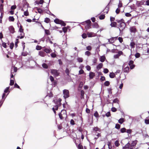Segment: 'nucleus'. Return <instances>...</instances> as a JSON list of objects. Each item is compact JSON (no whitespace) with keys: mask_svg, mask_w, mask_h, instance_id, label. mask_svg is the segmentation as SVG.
<instances>
[{"mask_svg":"<svg viewBox=\"0 0 149 149\" xmlns=\"http://www.w3.org/2000/svg\"><path fill=\"white\" fill-rule=\"evenodd\" d=\"M50 20L48 18H45L44 22L46 23H48L49 22Z\"/></svg>","mask_w":149,"mask_h":149,"instance_id":"39","label":"nucleus"},{"mask_svg":"<svg viewBox=\"0 0 149 149\" xmlns=\"http://www.w3.org/2000/svg\"><path fill=\"white\" fill-rule=\"evenodd\" d=\"M135 43L133 41H132L130 43V46L132 48H134L135 47Z\"/></svg>","mask_w":149,"mask_h":149,"instance_id":"31","label":"nucleus"},{"mask_svg":"<svg viewBox=\"0 0 149 149\" xmlns=\"http://www.w3.org/2000/svg\"><path fill=\"white\" fill-rule=\"evenodd\" d=\"M62 30H63V31L64 33H65L67 31V28L66 27H64L63 28Z\"/></svg>","mask_w":149,"mask_h":149,"instance_id":"62","label":"nucleus"},{"mask_svg":"<svg viewBox=\"0 0 149 149\" xmlns=\"http://www.w3.org/2000/svg\"><path fill=\"white\" fill-rule=\"evenodd\" d=\"M50 55L52 58H55L56 56V54L54 53H52Z\"/></svg>","mask_w":149,"mask_h":149,"instance_id":"42","label":"nucleus"},{"mask_svg":"<svg viewBox=\"0 0 149 149\" xmlns=\"http://www.w3.org/2000/svg\"><path fill=\"white\" fill-rule=\"evenodd\" d=\"M94 34L93 33V32H88L87 33V35L88 37H91L93 36H94L93 34Z\"/></svg>","mask_w":149,"mask_h":149,"instance_id":"19","label":"nucleus"},{"mask_svg":"<svg viewBox=\"0 0 149 149\" xmlns=\"http://www.w3.org/2000/svg\"><path fill=\"white\" fill-rule=\"evenodd\" d=\"M91 21L90 20H88L86 21L85 22H83L81 23V24L84 25V24L85 23H86L87 24H90L91 23Z\"/></svg>","mask_w":149,"mask_h":149,"instance_id":"17","label":"nucleus"},{"mask_svg":"<svg viewBox=\"0 0 149 149\" xmlns=\"http://www.w3.org/2000/svg\"><path fill=\"white\" fill-rule=\"evenodd\" d=\"M63 94L64 98L65 99L69 97V91L67 89H64L63 91Z\"/></svg>","mask_w":149,"mask_h":149,"instance_id":"2","label":"nucleus"},{"mask_svg":"<svg viewBox=\"0 0 149 149\" xmlns=\"http://www.w3.org/2000/svg\"><path fill=\"white\" fill-rule=\"evenodd\" d=\"M86 70L88 71H90L91 69V68L90 66L89 65H87L86 66Z\"/></svg>","mask_w":149,"mask_h":149,"instance_id":"58","label":"nucleus"},{"mask_svg":"<svg viewBox=\"0 0 149 149\" xmlns=\"http://www.w3.org/2000/svg\"><path fill=\"white\" fill-rule=\"evenodd\" d=\"M18 39H16V41L15 43V46L16 47H17V44L18 43Z\"/></svg>","mask_w":149,"mask_h":149,"instance_id":"45","label":"nucleus"},{"mask_svg":"<svg viewBox=\"0 0 149 149\" xmlns=\"http://www.w3.org/2000/svg\"><path fill=\"white\" fill-rule=\"evenodd\" d=\"M109 77L111 78H113L115 76V75L114 73L113 72H111L109 75Z\"/></svg>","mask_w":149,"mask_h":149,"instance_id":"25","label":"nucleus"},{"mask_svg":"<svg viewBox=\"0 0 149 149\" xmlns=\"http://www.w3.org/2000/svg\"><path fill=\"white\" fill-rule=\"evenodd\" d=\"M9 88H10L9 87H6L4 90V93H7L8 92V93L7 94V95H8V94L10 92V91H9Z\"/></svg>","mask_w":149,"mask_h":149,"instance_id":"27","label":"nucleus"},{"mask_svg":"<svg viewBox=\"0 0 149 149\" xmlns=\"http://www.w3.org/2000/svg\"><path fill=\"white\" fill-rule=\"evenodd\" d=\"M142 4L146 5V6H149V0H144V1H142Z\"/></svg>","mask_w":149,"mask_h":149,"instance_id":"8","label":"nucleus"},{"mask_svg":"<svg viewBox=\"0 0 149 149\" xmlns=\"http://www.w3.org/2000/svg\"><path fill=\"white\" fill-rule=\"evenodd\" d=\"M109 72V70L105 68L104 69L103 72L104 73H107Z\"/></svg>","mask_w":149,"mask_h":149,"instance_id":"61","label":"nucleus"},{"mask_svg":"<svg viewBox=\"0 0 149 149\" xmlns=\"http://www.w3.org/2000/svg\"><path fill=\"white\" fill-rule=\"evenodd\" d=\"M103 66V64L102 63H99L97 66V69H101Z\"/></svg>","mask_w":149,"mask_h":149,"instance_id":"28","label":"nucleus"},{"mask_svg":"<svg viewBox=\"0 0 149 149\" xmlns=\"http://www.w3.org/2000/svg\"><path fill=\"white\" fill-rule=\"evenodd\" d=\"M60 113H61L64 116L65 118L67 117L66 111L65 110H62Z\"/></svg>","mask_w":149,"mask_h":149,"instance_id":"13","label":"nucleus"},{"mask_svg":"<svg viewBox=\"0 0 149 149\" xmlns=\"http://www.w3.org/2000/svg\"><path fill=\"white\" fill-rule=\"evenodd\" d=\"M105 17V16L104 15H102L100 16L99 17V18L100 19H103Z\"/></svg>","mask_w":149,"mask_h":149,"instance_id":"41","label":"nucleus"},{"mask_svg":"<svg viewBox=\"0 0 149 149\" xmlns=\"http://www.w3.org/2000/svg\"><path fill=\"white\" fill-rule=\"evenodd\" d=\"M98 25L97 23H95L93 25V27L94 28H98Z\"/></svg>","mask_w":149,"mask_h":149,"instance_id":"36","label":"nucleus"},{"mask_svg":"<svg viewBox=\"0 0 149 149\" xmlns=\"http://www.w3.org/2000/svg\"><path fill=\"white\" fill-rule=\"evenodd\" d=\"M130 144L129 142L127 143L125 146L123 147V149H129V148Z\"/></svg>","mask_w":149,"mask_h":149,"instance_id":"14","label":"nucleus"},{"mask_svg":"<svg viewBox=\"0 0 149 149\" xmlns=\"http://www.w3.org/2000/svg\"><path fill=\"white\" fill-rule=\"evenodd\" d=\"M51 73L55 76H57L58 75V73L56 70H51Z\"/></svg>","mask_w":149,"mask_h":149,"instance_id":"5","label":"nucleus"},{"mask_svg":"<svg viewBox=\"0 0 149 149\" xmlns=\"http://www.w3.org/2000/svg\"><path fill=\"white\" fill-rule=\"evenodd\" d=\"M14 19V18L13 16H10L9 17V20L10 22H13Z\"/></svg>","mask_w":149,"mask_h":149,"instance_id":"32","label":"nucleus"},{"mask_svg":"<svg viewBox=\"0 0 149 149\" xmlns=\"http://www.w3.org/2000/svg\"><path fill=\"white\" fill-rule=\"evenodd\" d=\"M105 58H106L105 56H101L100 58V60L101 62H104V61Z\"/></svg>","mask_w":149,"mask_h":149,"instance_id":"20","label":"nucleus"},{"mask_svg":"<svg viewBox=\"0 0 149 149\" xmlns=\"http://www.w3.org/2000/svg\"><path fill=\"white\" fill-rule=\"evenodd\" d=\"M96 136L95 137L94 139L95 140V142H96V139H97L99 137L101 136V135L100 133H97L96 135Z\"/></svg>","mask_w":149,"mask_h":149,"instance_id":"21","label":"nucleus"},{"mask_svg":"<svg viewBox=\"0 0 149 149\" xmlns=\"http://www.w3.org/2000/svg\"><path fill=\"white\" fill-rule=\"evenodd\" d=\"M116 21L119 24V29L120 32L125 28V23L123 19H121L120 20H117Z\"/></svg>","mask_w":149,"mask_h":149,"instance_id":"1","label":"nucleus"},{"mask_svg":"<svg viewBox=\"0 0 149 149\" xmlns=\"http://www.w3.org/2000/svg\"><path fill=\"white\" fill-rule=\"evenodd\" d=\"M19 31L20 32H23V29H22V25H20V28L19 30Z\"/></svg>","mask_w":149,"mask_h":149,"instance_id":"44","label":"nucleus"},{"mask_svg":"<svg viewBox=\"0 0 149 149\" xmlns=\"http://www.w3.org/2000/svg\"><path fill=\"white\" fill-rule=\"evenodd\" d=\"M91 53L88 51H87L85 52V54L88 56H89L91 54Z\"/></svg>","mask_w":149,"mask_h":149,"instance_id":"60","label":"nucleus"},{"mask_svg":"<svg viewBox=\"0 0 149 149\" xmlns=\"http://www.w3.org/2000/svg\"><path fill=\"white\" fill-rule=\"evenodd\" d=\"M108 42L110 44L113 43L115 40L114 38L113 37H112L110 39H108Z\"/></svg>","mask_w":149,"mask_h":149,"instance_id":"9","label":"nucleus"},{"mask_svg":"<svg viewBox=\"0 0 149 149\" xmlns=\"http://www.w3.org/2000/svg\"><path fill=\"white\" fill-rule=\"evenodd\" d=\"M126 129L125 127L122 128L120 130V132L122 133H123L124 132H126Z\"/></svg>","mask_w":149,"mask_h":149,"instance_id":"26","label":"nucleus"},{"mask_svg":"<svg viewBox=\"0 0 149 149\" xmlns=\"http://www.w3.org/2000/svg\"><path fill=\"white\" fill-rule=\"evenodd\" d=\"M119 100L117 98H116L114 99L113 101V102L114 103H117L118 104Z\"/></svg>","mask_w":149,"mask_h":149,"instance_id":"40","label":"nucleus"},{"mask_svg":"<svg viewBox=\"0 0 149 149\" xmlns=\"http://www.w3.org/2000/svg\"><path fill=\"white\" fill-rule=\"evenodd\" d=\"M95 76V74L92 72H90L89 74V76L90 79H92Z\"/></svg>","mask_w":149,"mask_h":149,"instance_id":"10","label":"nucleus"},{"mask_svg":"<svg viewBox=\"0 0 149 149\" xmlns=\"http://www.w3.org/2000/svg\"><path fill=\"white\" fill-rule=\"evenodd\" d=\"M14 44L13 42H12L10 44V47L11 49H12L14 47Z\"/></svg>","mask_w":149,"mask_h":149,"instance_id":"54","label":"nucleus"},{"mask_svg":"<svg viewBox=\"0 0 149 149\" xmlns=\"http://www.w3.org/2000/svg\"><path fill=\"white\" fill-rule=\"evenodd\" d=\"M115 144L116 146H118L120 145V144L118 141H115Z\"/></svg>","mask_w":149,"mask_h":149,"instance_id":"57","label":"nucleus"},{"mask_svg":"<svg viewBox=\"0 0 149 149\" xmlns=\"http://www.w3.org/2000/svg\"><path fill=\"white\" fill-rule=\"evenodd\" d=\"M24 15L25 16H28L29 15V13L27 11V10L26 11H24Z\"/></svg>","mask_w":149,"mask_h":149,"instance_id":"49","label":"nucleus"},{"mask_svg":"<svg viewBox=\"0 0 149 149\" xmlns=\"http://www.w3.org/2000/svg\"><path fill=\"white\" fill-rule=\"evenodd\" d=\"M87 35L86 33H83L82 35V37L83 38H86L87 37Z\"/></svg>","mask_w":149,"mask_h":149,"instance_id":"59","label":"nucleus"},{"mask_svg":"<svg viewBox=\"0 0 149 149\" xmlns=\"http://www.w3.org/2000/svg\"><path fill=\"white\" fill-rule=\"evenodd\" d=\"M84 73V70L82 69H81L79 71V74H83Z\"/></svg>","mask_w":149,"mask_h":149,"instance_id":"56","label":"nucleus"},{"mask_svg":"<svg viewBox=\"0 0 149 149\" xmlns=\"http://www.w3.org/2000/svg\"><path fill=\"white\" fill-rule=\"evenodd\" d=\"M58 116L60 119L61 120H62L64 118H65V117L61 113H59L58 114Z\"/></svg>","mask_w":149,"mask_h":149,"instance_id":"24","label":"nucleus"},{"mask_svg":"<svg viewBox=\"0 0 149 149\" xmlns=\"http://www.w3.org/2000/svg\"><path fill=\"white\" fill-rule=\"evenodd\" d=\"M130 30L131 32L135 33L136 31V29L135 27L133 26L130 28Z\"/></svg>","mask_w":149,"mask_h":149,"instance_id":"12","label":"nucleus"},{"mask_svg":"<svg viewBox=\"0 0 149 149\" xmlns=\"http://www.w3.org/2000/svg\"><path fill=\"white\" fill-rule=\"evenodd\" d=\"M45 33L47 35H49L50 34L49 31L48 30L45 29Z\"/></svg>","mask_w":149,"mask_h":149,"instance_id":"64","label":"nucleus"},{"mask_svg":"<svg viewBox=\"0 0 149 149\" xmlns=\"http://www.w3.org/2000/svg\"><path fill=\"white\" fill-rule=\"evenodd\" d=\"M123 52L122 51H120L118 52V54L114 55L113 57L114 58H119L120 56L122 55Z\"/></svg>","mask_w":149,"mask_h":149,"instance_id":"3","label":"nucleus"},{"mask_svg":"<svg viewBox=\"0 0 149 149\" xmlns=\"http://www.w3.org/2000/svg\"><path fill=\"white\" fill-rule=\"evenodd\" d=\"M14 83V80L10 79V86H12L13 85Z\"/></svg>","mask_w":149,"mask_h":149,"instance_id":"50","label":"nucleus"},{"mask_svg":"<svg viewBox=\"0 0 149 149\" xmlns=\"http://www.w3.org/2000/svg\"><path fill=\"white\" fill-rule=\"evenodd\" d=\"M108 148L109 149H111L112 146L111 145V143L110 142H108Z\"/></svg>","mask_w":149,"mask_h":149,"instance_id":"55","label":"nucleus"},{"mask_svg":"<svg viewBox=\"0 0 149 149\" xmlns=\"http://www.w3.org/2000/svg\"><path fill=\"white\" fill-rule=\"evenodd\" d=\"M77 148L78 149H83V146L80 144L78 145Z\"/></svg>","mask_w":149,"mask_h":149,"instance_id":"47","label":"nucleus"},{"mask_svg":"<svg viewBox=\"0 0 149 149\" xmlns=\"http://www.w3.org/2000/svg\"><path fill=\"white\" fill-rule=\"evenodd\" d=\"M120 125L118 124H116V125L115 128L117 129H119L120 128Z\"/></svg>","mask_w":149,"mask_h":149,"instance_id":"37","label":"nucleus"},{"mask_svg":"<svg viewBox=\"0 0 149 149\" xmlns=\"http://www.w3.org/2000/svg\"><path fill=\"white\" fill-rule=\"evenodd\" d=\"M94 116L96 118H97L99 117L97 111L95 112L94 114Z\"/></svg>","mask_w":149,"mask_h":149,"instance_id":"52","label":"nucleus"},{"mask_svg":"<svg viewBox=\"0 0 149 149\" xmlns=\"http://www.w3.org/2000/svg\"><path fill=\"white\" fill-rule=\"evenodd\" d=\"M42 66L44 68L47 69L48 68V66L46 63H43L42 64Z\"/></svg>","mask_w":149,"mask_h":149,"instance_id":"33","label":"nucleus"},{"mask_svg":"<svg viewBox=\"0 0 149 149\" xmlns=\"http://www.w3.org/2000/svg\"><path fill=\"white\" fill-rule=\"evenodd\" d=\"M44 2L43 0H40V1L36 0L35 1V3L38 5L39 4H42Z\"/></svg>","mask_w":149,"mask_h":149,"instance_id":"11","label":"nucleus"},{"mask_svg":"<svg viewBox=\"0 0 149 149\" xmlns=\"http://www.w3.org/2000/svg\"><path fill=\"white\" fill-rule=\"evenodd\" d=\"M38 54L42 57H44L46 55V53L44 51H40L39 52Z\"/></svg>","mask_w":149,"mask_h":149,"instance_id":"4","label":"nucleus"},{"mask_svg":"<svg viewBox=\"0 0 149 149\" xmlns=\"http://www.w3.org/2000/svg\"><path fill=\"white\" fill-rule=\"evenodd\" d=\"M137 143V141L135 140L134 141H133L132 143L130 145L131 146L133 147H134L136 146V145Z\"/></svg>","mask_w":149,"mask_h":149,"instance_id":"22","label":"nucleus"},{"mask_svg":"<svg viewBox=\"0 0 149 149\" xmlns=\"http://www.w3.org/2000/svg\"><path fill=\"white\" fill-rule=\"evenodd\" d=\"M124 122V119L123 118H120L118 120V122L120 124H122Z\"/></svg>","mask_w":149,"mask_h":149,"instance_id":"29","label":"nucleus"},{"mask_svg":"<svg viewBox=\"0 0 149 149\" xmlns=\"http://www.w3.org/2000/svg\"><path fill=\"white\" fill-rule=\"evenodd\" d=\"M36 8L37 9L38 12V13H41L42 12V10H41V9L38 8L37 7H36Z\"/></svg>","mask_w":149,"mask_h":149,"instance_id":"51","label":"nucleus"},{"mask_svg":"<svg viewBox=\"0 0 149 149\" xmlns=\"http://www.w3.org/2000/svg\"><path fill=\"white\" fill-rule=\"evenodd\" d=\"M41 49V47L39 45H37L36 47V49L37 50H40Z\"/></svg>","mask_w":149,"mask_h":149,"instance_id":"63","label":"nucleus"},{"mask_svg":"<svg viewBox=\"0 0 149 149\" xmlns=\"http://www.w3.org/2000/svg\"><path fill=\"white\" fill-rule=\"evenodd\" d=\"M8 30L10 32L13 33L15 32L14 28L13 26H10L8 28Z\"/></svg>","mask_w":149,"mask_h":149,"instance_id":"6","label":"nucleus"},{"mask_svg":"<svg viewBox=\"0 0 149 149\" xmlns=\"http://www.w3.org/2000/svg\"><path fill=\"white\" fill-rule=\"evenodd\" d=\"M110 25L111 27H116V26L117 23L115 22H111L110 24Z\"/></svg>","mask_w":149,"mask_h":149,"instance_id":"18","label":"nucleus"},{"mask_svg":"<svg viewBox=\"0 0 149 149\" xmlns=\"http://www.w3.org/2000/svg\"><path fill=\"white\" fill-rule=\"evenodd\" d=\"M110 84V82L108 81H106L104 83V85L106 86H108Z\"/></svg>","mask_w":149,"mask_h":149,"instance_id":"38","label":"nucleus"},{"mask_svg":"<svg viewBox=\"0 0 149 149\" xmlns=\"http://www.w3.org/2000/svg\"><path fill=\"white\" fill-rule=\"evenodd\" d=\"M129 71V67H125L124 69V71L125 72L128 73Z\"/></svg>","mask_w":149,"mask_h":149,"instance_id":"23","label":"nucleus"},{"mask_svg":"<svg viewBox=\"0 0 149 149\" xmlns=\"http://www.w3.org/2000/svg\"><path fill=\"white\" fill-rule=\"evenodd\" d=\"M77 61L79 63L82 62L83 59L82 58L78 57L77 58Z\"/></svg>","mask_w":149,"mask_h":149,"instance_id":"34","label":"nucleus"},{"mask_svg":"<svg viewBox=\"0 0 149 149\" xmlns=\"http://www.w3.org/2000/svg\"><path fill=\"white\" fill-rule=\"evenodd\" d=\"M35 22L38 25L41 26L43 28H44L43 26L40 22L37 21H35Z\"/></svg>","mask_w":149,"mask_h":149,"instance_id":"46","label":"nucleus"},{"mask_svg":"<svg viewBox=\"0 0 149 149\" xmlns=\"http://www.w3.org/2000/svg\"><path fill=\"white\" fill-rule=\"evenodd\" d=\"M44 51L45 52H46L47 53H49L52 52V50L50 49H48L46 48H44Z\"/></svg>","mask_w":149,"mask_h":149,"instance_id":"7","label":"nucleus"},{"mask_svg":"<svg viewBox=\"0 0 149 149\" xmlns=\"http://www.w3.org/2000/svg\"><path fill=\"white\" fill-rule=\"evenodd\" d=\"M135 57L136 58H139L140 56V54L139 53H136L135 54Z\"/></svg>","mask_w":149,"mask_h":149,"instance_id":"48","label":"nucleus"},{"mask_svg":"<svg viewBox=\"0 0 149 149\" xmlns=\"http://www.w3.org/2000/svg\"><path fill=\"white\" fill-rule=\"evenodd\" d=\"M132 131L131 129H128L126 130V132L129 134H131L132 133Z\"/></svg>","mask_w":149,"mask_h":149,"instance_id":"53","label":"nucleus"},{"mask_svg":"<svg viewBox=\"0 0 149 149\" xmlns=\"http://www.w3.org/2000/svg\"><path fill=\"white\" fill-rule=\"evenodd\" d=\"M54 21L56 24H60L61 20L58 19H56L54 20Z\"/></svg>","mask_w":149,"mask_h":149,"instance_id":"16","label":"nucleus"},{"mask_svg":"<svg viewBox=\"0 0 149 149\" xmlns=\"http://www.w3.org/2000/svg\"><path fill=\"white\" fill-rule=\"evenodd\" d=\"M109 7L108 6H107L105 8L104 10L103 11H104V13H107L109 10Z\"/></svg>","mask_w":149,"mask_h":149,"instance_id":"15","label":"nucleus"},{"mask_svg":"<svg viewBox=\"0 0 149 149\" xmlns=\"http://www.w3.org/2000/svg\"><path fill=\"white\" fill-rule=\"evenodd\" d=\"M84 92L83 90H81V98L84 97Z\"/></svg>","mask_w":149,"mask_h":149,"instance_id":"30","label":"nucleus"},{"mask_svg":"<svg viewBox=\"0 0 149 149\" xmlns=\"http://www.w3.org/2000/svg\"><path fill=\"white\" fill-rule=\"evenodd\" d=\"M91 24H87L85 26V28L86 29H88L91 28Z\"/></svg>","mask_w":149,"mask_h":149,"instance_id":"35","label":"nucleus"},{"mask_svg":"<svg viewBox=\"0 0 149 149\" xmlns=\"http://www.w3.org/2000/svg\"><path fill=\"white\" fill-rule=\"evenodd\" d=\"M69 72L70 71L69 70V69L68 68H66L65 70V72L68 76L69 75Z\"/></svg>","mask_w":149,"mask_h":149,"instance_id":"43","label":"nucleus"}]
</instances>
